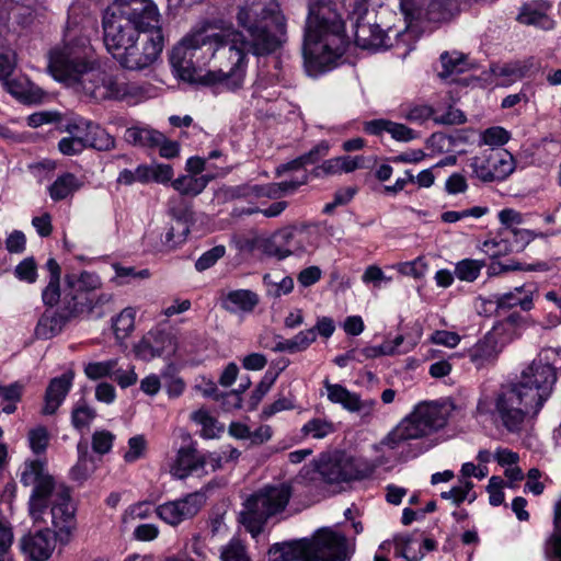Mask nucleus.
Instances as JSON below:
<instances>
[{
  "label": "nucleus",
  "instance_id": "nucleus-1",
  "mask_svg": "<svg viewBox=\"0 0 561 561\" xmlns=\"http://www.w3.org/2000/svg\"><path fill=\"white\" fill-rule=\"evenodd\" d=\"M237 19L248 30L250 42L234 30L193 31L172 49L170 64L176 76L188 82L218 84L229 91L242 88L248 53L263 56L275 51L285 41L286 22L274 0L241 8Z\"/></svg>",
  "mask_w": 561,
  "mask_h": 561
},
{
  "label": "nucleus",
  "instance_id": "nucleus-2",
  "mask_svg": "<svg viewBox=\"0 0 561 561\" xmlns=\"http://www.w3.org/2000/svg\"><path fill=\"white\" fill-rule=\"evenodd\" d=\"M20 481L24 486L33 488L28 501V512L35 522L42 520L46 510L50 506L51 524L55 531L44 529L21 539V549L31 560L46 561L50 558L56 541L67 545L76 528L70 489L64 483H56L42 460L25 461Z\"/></svg>",
  "mask_w": 561,
  "mask_h": 561
},
{
  "label": "nucleus",
  "instance_id": "nucleus-3",
  "mask_svg": "<svg viewBox=\"0 0 561 561\" xmlns=\"http://www.w3.org/2000/svg\"><path fill=\"white\" fill-rule=\"evenodd\" d=\"M85 37L67 26L64 44L49 53V69L54 78L90 100L123 101L137 95L138 87L122 75L102 70L90 57Z\"/></svg>",
  "mask_w": 561,
  "mask_h": 561
},
{
  "label": "nucleus",
  "instance_id": "nucleus-4",
  "mask_svg": "<svg viewBox=\"0 0 561 561\" xmlns=\"http://www.w3.org/2000/svg\"><path fill=\"white\" fill-rule=\"evenodd\" d=\"M348 38L335 0H308L302 55L307 71L316 76L335 64Z\"/></svg>",
  "mask_w": 561,
  "mask_h": 561
},
{
  "label": "nucleus",
  "instance_id": "nucleus-5",
  "mask_svg": "<svg viewBox=\"0 0 561 561\" xmlns=\"http://www.w3.org/2000/svg\"><path fill=\"white\" fill-rule=\"evenodd\" d=\"M160 22L161 14L152 0H116L103 16L106 49L114 57Z\"/></svg>",
  "mask_w": 561,
  "mask_h": 561
},
{
  "label": "nucleus",
  "instance_id": "nucleus-6",
  "mask_svg": "<svg viewBox=\"0 0 561 561\" xmlns=\"http://www.w3.org/2000/svg\"><path fill=\"white\" fill-rule=\"evenodd\" d=\"M270 561H346V537L330 529L319 530L312 539L274 545Z\"/></svg>",
  "mask_w": 561,
  "mask_h": 561
},
{
  "label": "nucleus",
  "instance_id": "nucleus-7",
  "mask_svg": "<svg viewBox=\"0 0 561 561\" xmlns=\"http://www.w3.org/2000/svg\"><path fill=\"white\" fill-rule=\"evenodd\" d=\"M293 495L291 485L279 483L265 485L245 502L241 522L253 537L261 534L268 518L283 513Z\"/></svg>",
  "mask_w": 561,
  "mask_h": 561
},
{
  "label": "nucleus",
  "instance_id": "nucleus-8",
  "mask_svg": "<svg viewBox=\"0 0 561 561\" xmlns=\"http://www.w3.org/2000/svg\"><path fill=\"white\" fill-rule=\"evenodd\" d=\"M447 423L444 405L437 403L419 404L383 439L382 444L391 449L410 439H417L442 428Z\"/></svg>",
  "mask_w": 561,
  "mask_h": 561
},
{
  "label": "nucleus",
  "instance_id": "nucleus-9",
  "mask_svg": "<svg viewBox=\"0 0 561 561\" xmlns=\"http://www.w3.org/2000/svg\"><path fill=\"white\" fill-rule=\"evenodd\" d=\"M531 392H526L515 383L503 387L495 397L494 414L510 433H519L528 419L535 417L541 405Z\"/></svg>",
  "mask_w": 561,
  "mask_h": 561
},
{
  "label": "nucleus",
  "instance_id": "nucleus-10",
  "mask_svg": "<svg viewBox=\"0 0 561 561\" xmlns=\"http://www.w3.org/2000/svg\"><path fill=\"white\" fill-rule=\"evenodd\" d=\"M46 268L49 272V282L42 291L44 305L53 307L59 304L61 310H66V314L75 319L93 311L92 296H88L66 282L62 289L60 288L61 268L55 259H48Z\"/></svg>",
  "mask_w": 561,
  "mask_h": 561
},
{
  "label": "nucleus",
  "instance_id": "nucleus-11",
  "mask_svg": "<svg viewBox=\"0 0 561 561\" xmlns=\"http://www.w3.org/2000/svg\"><path fill=\"white\" fill-rule=\"evenodd\" d=\"M319 240L320 234L314 226L285 227L266 238L262 247L266 254L283 260L313 251Z\"/></svg>",
  "mask_w": 561,
  "mask_h": 561
},
{
  "label": "nucleus",
  "instance_id": "nucleus-12",
  "mask_svg": "<svg viewBox=\"0 0 561 561\" xmlns=\"http://www.w3.org/2000/svg\"><path fill=\"white\" fill-rule=\"evenodd\" d=\"M164 47V35L161 22L145 31L135 43L129 44L114 58L129 70H141L151 66L161 55Z\"/></svg>",
  "mask_w": 561,
  "mask_h": 561
},
{
  "label": "nucleus",
  "instance_id": "nucleus-13",
  "mask_svg": "<svg viewBox=\"0 0 561 561\" xmlns=\"http://www.w3.org/2000/svg\"><path fill=\"white\" fill-rule=\"evenodd\" d=\"M350 16L354 22V38L358 47L377 50L391 46L388 34L373 21L375 14L369 12L367 0H355Z\"/></svg>",
  "mask_w": 561,
  "mask_h": 561
},
{
  "label": "nucleus",
  "instance_id": "nucleus-14",
  "mask_svg": "<svg viewBox=\"0 0 561 561\" xmlns=\"http://www.w3.org/2000/svg\"><path fill=\"white\" fill-rule=\"evenodd\" d=\"M473 175L483 182L502 181L513 173V156L506 150L489 149L471 159Z\"/></svg>",
  "mask_w": 561,
  "mask_h": 561
},
{
  "label": "nucleus",
  "instance_id": "nucleus-15",
  "mask_svg": "<svg viewBox=\"0 0 561 561\" xmlns=\"http://www.w3.org/2000/svg\"><path fill=\"white\" fill-rule=\"evenodd\" d=\"M557 381V373L549 367H542L539 364L531 363L522 374L519 382L515 383L526 392L536 396L537 405H543L551 393L552 387Z\"/></svg>",
  "mask_w": 561,
  "mask_h": 561
},
{
  "label": "nucleus",
  "instance_id": "nucleus-16",
  "mask_svg": "<svg viewBox=\"0 0 561 561\" xmlns=\"http://www.w3.org/2000/svg\"><path fill=\"white\" fill-rule=\"evenodd\" d=\"M205 496L199 492L185 495L182 499L163 503L157 507V515L167 524L176 526L194 517L204 505Z\"/></svg>",
  "mask_w": 561,
  "mask_h": 561
},
{
  "label": "nucleus",
  "instance_id": "nucleus-17",
  "mask_svg": "<svg viewBox=\"0 0 561 561\" xmlns=\"http://www.w3.org/2000/svg\"><path fill=\"white\" fill-rule=\"evenodd\" d=\"M175 351L174 337L159 329L150 330L134 347L136 356L145 362L157 357H170Z\"/></svg>",
  "mask_w": 561,
  "mask_h": 561
},
{
  "label": "nucleus",
  "instance_id": "nucleus-18",
  "mask_svg": "<svg viewBox=\"0 0 561 561\" xmlns=\"http://www.w3.org/2000/svg\"><path fill=\"white\" fill-rule=\"evenodd\" d=\"M327 390L328 400L334 404H340L351 413H362L369 415L375 409L376 401L374 399L362 400L360 396L350 391L340 383H332L329 379L323 380Z\"/></svg>",
  "mask_w": 561,
  "mask_h": 561
},
{
  "label": "nucleus",
  "instance_id": "nucleus-19",
  "mask_svg": "<svg viewBox=\"0 0 561 561\" xmlns=\"http://www.w3.org/2000/svg\"><path fill=\"white\" fill-rule=\"evenodd\" d=\"M206 463V455L201 454L195 444H190L178 450L170 472L174 478L185 479L193 473H204Z\"/></svg>",
  "mask_w": 561,
  "mask_h": 561
},
{
  "label": "nucleus",
  "instance_id": "nucleus-20",
  "mask_svg": "<svg viewBox=\"0 0 561 561\" xmlns=\"http://www.w3.org/2000/svg\"><path fill=\"white\" fill-rule=\"evenodd\" d=\"M503 347L490 332L480 339L468 351L467 355L477 369L493 365Z\"/></svg>",
  "mask_w": 561,
  "mask_h": 561
},
{
  "label": "nucleus",
  "instance_id": "nucleus-21",
  "mask_svg": "<svg viewBox=\"0 0 561 561\" xmlns=\"http://www.w3.org/2000/svg\"><path fill=\"white\" fill-rule=\"evenodd\" d=\"M73 373L68 371L59 377L53 378L45 391L44 407L42 413L51 415L56 413L58 408L65 401L67 394L72 387Z\"/></svg>",
  "mask_w": 561,
  "mask_h": 561
},
{
  "label": "nucleus",
  "instance_id": "nucleus-22",
  "mask_svg": "<svg viewBox=\"0 0 561 561\" xmlns=\"http://www.w3.org/2000/svg\"><path fill=\"white\" fill-rule=\"evenodd\" d=\"M420 18L412 19L404 16L409 25L414 21L426 20L431 23H445L449 22L459 12L458 0H431L426 9H422Z\"/></svg>",
  "mask_w": 561,
  "mask_h": 561
},
{
  "label": "nucleus",
  "instance_id": "nucleus-23",
  "mask_svg": "<svg viewBox=\"0 0 561 561\" xmlns=\"http://www.w3.org/2000/svg\"><path fill=\"white\" fill-rule=\"evenodd\" d=\"M260 298L250 289H236L228 291L221 300V306L230 313H250L259 305Z\"/></svg>",
  "mask_w": 561,
  "mask_h": 561
},
{
  "label": "nucleus",
  "instance_id": "nucleus-24",
  "mask_svg": "<svg viewBox=\"0 0 561 561\" xmlns=\"http://www.w3.org/2000/svg\"><path fill=\"white\" fill-rule=\"evenodd\" d=\"M75 319L66 314V310L59 307L57 311H45L38 320L35 333L41 339H50L61 332L64 327Z\"/></svg>",
  "mask_w": 561,
  "mask_h": 561
},
{
  "label": "nucleus",
  "instance_id": "nucleus-25",
  "mask_svg": "<svg viewBox=\"0 0 561 561\" xmlns=\"http://www.w3.org/2000/svg\"><path fill=\"white\" fill-rule=\"evenodd\" d=\"M124 139L134 147L156 148L163 140V134L149 126L135 125L125 130Z\"/></svg>",
  "mask_w": 561,
  "mask_h": 561
},
{
  "label": "nucleus",
  "instance_id": "nucleus-26",
  "mask_svg": "<svg viewBox=\"0 0 561 561\" xmlns=\"http://www.w3.org/2000/svg\"><path fill=\"white\" fill-rule=\"evenodd\" d=\"M496 311L508 310L519 306L522 310L529 311L534 307L533 293H526L524 286L515 287L513 290L494 296Z\"/></svg>",
  "mask_w": 561,
  "mask_h": 561
},
{
  "label": "nucleus",
  "instance_id": "nucleus-27",
  "mask_svg": "<svg viewBox=\"0 0 561 561\" xmlns=\"http://www.w3.org/2000/svg\"><path fill=\"white\" fill-rule=\"evenodd\" d=\"M85 127L83 140L85 148H93L99 151H110L116 147L115 138L100 125L93 122H81Z\"/></svg>",
  "mask_w": 561,
  "mask_h": 561
},
{
  "label": "nucleus",
  "instance_id": "nucleus-28",
  "mask_svg": "<svg viewBox=\"0 0 561 561\" xmlns=\"http://www.w3.org/2000/svg\"><path fill=\"white\" fill-rule=\"evenodd\" d=\"M210 180V175L194 176L185 174L173 180L171 185L176 192H179L180 196L193 198L206 188Z\"/></svg>",
  "mask_w": 561,
  "mask_h": 561
},
{
  "label": "nucleus",
  "instance_id": "nucleus-29",
  "mask_svg": "<svg viewBox=\"0 0 561 561\" xmlns=\"http://www.w3.org/2000/svg\"><path fill=\"white\" fill-rule=\"evenodd\" d=\"M81 185L82 183L75 174L66 172L59 175L48 187L49 196L54 202L66 199L72 196Z\"/></svg>",
  "mask_w": 561,
  "mask_h": 561
},
{
  "label": "nucleus",
  "instance_id": "nucleus-30",
  "mask_svg": "<svg viewBox=\"0 0 561 561\" xmlns=\"http://www.w3.org/2000/svg\"><path fill=\"white\" fill-rule=\"evenodd\" d=\"M377 467V463L363 457H344L346 481L366 479L375 472Z\"/></svg>",
  "mask_w": 561,
  "mask_h": 561
},
{
  "label": "nucleus",
  "instance_id": "nucleus-31",
  "mask_svg": "<svg viewBox=\"0 0 561 561\" xmlns=\"http://www.w3.org/2000/svg\"><path fill=\"white\" fill-rule=\"evenodd\" d=\"M168 214L170 217L181 226H188L194 221V211L192 203L187 202L185 197L176 196L169 199Z\"/></svg>",
  "mask_w": 561,
  "mask_h": 561
},
{
  "label": "nucleus",
  "instance_id": "nucleus-32",
  "mask_svg": "<svg viewBox=\"0 0 561 561\" xmlns=\"http://www.w3.org/2000/svg\"><path fill=\"white\" fill-rule=\"evenodd\" d=\"M65 282L73 285L78 290L83 291L88 296H93V291L102 286L99 275L88 271H83L79 275L68 274L65 276Z\"/></svg>",
  "mask_w": 561,
  "mask_h": 561
},
{
  "label": "nucleus",
  "instance_id": "nucleus-33",
  "mask_svg": "<svg viewBox=\"0 0 561 561\" xmlns=\"http://www.w3.org/2000/svg\"><path fill=\"white\" fill-rule=\"evenodd\" d=\"M546 2L526 3L522 7L517 20L526 25H543L547 21Z\"/></svg>",
  "mask_w": 561,
  "mask_h": 561
},
{
  "label": "nucleus",
  "instance_id": "nucleus-34",
  "mask_svg": "<svg viewBox=\"0 0 561 561\" xmlns=\"http://www.w3.org/2000/svg\"><path fill=\"white\" fill-rule=\"evenodd\" d=\"M96 417V411L85 400L78 401L71 411V424L77 431L89 428Z\"/></svg>",
  "mask_w": 561,
  "mask_h": 561
},
{
  "label": "nucleus",
  "instance_id": "nucleus-35",
  "mask_svg": "<svg viewBox=\"0 0 561 561\" xmlns=\"http://www.w3.org/2000/svg\"><path fill=\"white\" fill-rule=\"evenodd\" d=\"M433 115L434 108L428 104L409 103L400 107V116L415 124H423Z\"/></svg>",
  "mask_w": 561,
  "mask_h": 561
},
{
  "label": "nucleus",
  "instance_id": "nucleus-36",
  "mask_svg": "<svg viewBox=\"0 0 561 561\" xmlns=\"http://www.w3.org/2000/svg\"><path fill=\"white\" fill-rule=\"evenodd\" d=\"M473 486L474 484L470 480L460 479L458 485L453 486L449 491L442 492L440 497L450 501L457 506L466 500L471 503L476 500V493H471Z\"/></svg>",
  "mask_w": 561,
  "mask_h": 561
},
{
  "label": "nucleus",
  "instance_id": "nucleus-37",
  "mask_svg": "<svg viewBox=\"0 0 561 561\" xmlns=\"http://www.w3.org/2000/svg\"><path fill=\"white\" fill-rule=\"evenodd\" d=\"M188 233V226L171 222L164 228V233L161 234V243L167 250H173L185 242Z\"/></svg>",
  "mask_w": 561,
  "mask_h": 561
},
{
  "label": "nucleus",
  "instance_id": "nucleus-38",
  "mask_svg": "<svg viewBox=\"0 0 561 561\" xmlns=\"http://www.w3.org/2000/svg\"><path fill=\"white\" fill-rule=\"evenodd\" d=\"M191 417L195 423L202 426V436L204 438H215L224 431V426L219 425L217 420L204 409L193 412Z\"/></svg>",
  "mask_w": 561,
  "mask_h": 561
},
{
  "label": "nucleus",
  "instance_id": "nucleus-39",
  "mask_svg": "<svg viewBox=\"0 0 561 561\" xmlns=\"http://www.w3.org/2000/svg\"><path fill=\"white\" fill-rule=\"evenodd\" d=\"M135 309L128 307L113 320V330L118 341L125 340L135 328Z\"/></svg>",
  "mask_w": 561,
  "mask_h": 561
},
{
  "label": "nucleus",
  "instance_id": "nucleus-40",
  "mask_svg": "<svg viewBox=\"0 0 561 561\" xmlns=\"http://www.w3.org/2000/svg\"><path fill=\"white\" fill-rule=\"evenodd\" d=\"M443 71L439 76L447 78L454 73H460L466 70V57L459 51H445L440 55Z\"/></svg>",
  "mask_w": 561,
  "mask_h": 561
},
{
  "label": "nucleus",
  "instance_id": "nucleus-41",
  "mask_svg": "<svg viewBox=\"0 0 561 561\" xmlns=\"http://www.w3.org/2000/svg\"><path fill=\"white\" fill-rule=\"evenodd\" d=\"M484 265V261L463 259L456 264L455 276L463 282H474L479 277Z\"/></svg>",
  "mask_w": 561,
  "mask_h": 561
},
{
  "label": "nucleus",
  "instance_id": "nucleus-42",
  "mask_svg": "<svg viewBox=\"0 0 561 561\" xmlns=\"http://www.w3.org/2000/svg\"><path fill=\"white\" fill-rule=\"evenodd\" d=\"M322 479L328 483H340L346 481L344 474V458L340 460H328L318 467Z\"/></svg>",
  "mask_w": 561,
  "mask_h": 561
},
{
  "label": "nucleus",
  "instance_id": "nucleus-43",
  "mask_svg": "<svg viewBox=\"0 0 561 561\" xmlns=\"http://www.w3.org/2000/svg\"><path fill=\"white\" fill-rule=\"evenodd\" d=\"M334 431L335 425L333 422L319 417L311 419L301 428V433L305 436H311L316 439H322L334 433Z\"/></svg>",
  "mask_w": 561,
  "mask_h": 561
},
{
  "label": "nucleus",
  "instance_id": "nucleus-44",
  "mask_svg": "<svg viewBox=\"0 0 561 561\" xmlns=\"http://www.w3.org/2000/svg\"><path fill=\"white\" fill-rule=\"evenodd\" d=\"M111 370L110 378L113 379L122 389L134 386L138 380L135 366L128 364L126 367H123L119 364L118 358H116L115 368H112Z\"/></svg>",
  "mask_w": 561,
  "mask_h": 561
},
{
  "label": "nucleus",
  "instance_id": "nucleus-45",
  "mask_svg": "<svg viewBox=\"0 0 561 561\" xmlns=\"http://www.w3.org/2000/svg\"><path fill=\"white\" fill-rule=\"evenodd\" d=\"M221 561H251L245 547L239 538H232L220 552Z\"/></svg>",
  "mask_w": 561,
  "mask_h": 561
},
{
  "label": "nucleus",
  "instance_id": "nucleus-46",
  "mask_svg": "<svg viewBox=\"0 0 561 561\" xmlns=\"http://www.w3.org/2000/svg\"><path fill=\"white\" fill-rule=\"evenodd\" d=\"M116 358L103 362H90L84 366V374L91 380L110 378L111 369L115 368Z\"/></svg>",
  "mask_w": 561,
  "mask_h": 561
},
{
  "label": "nucleus",
  "instance_id": "nucleus-47",
  "mask_svg": "<svg viewBox=\"0 0 561 561\" xmlns=\"http://www.w3.org/2000/svg\"><path fill=\"white\" fill-rule=\"evenodd\" d=\"M14 276L24 283L34 284L37 280V264L33 256L22 260L13 271Z\"/></svg>",
  "mask_w": 561,
  "mask_h": 561
},
{
  "label": "nucleus",
  "instance_id": "nucleus-48",
  "mask_svg": "<svg viewBox=\"0 0 561 561\" xmlns=\"http://www.w3.org/2000/svg\"><path fill=\"white\" fill-rule=\"evenodd\" d=\"M341 173H350L357 169H369L376 162L374 157L364 156H341L339 157Z\"/></svg>",
  "mask_w": 561,
  "mask_h": 561
},
{
  "label": "nucleus",
  "instance_id": "nucleus-49",
  "mask_svg": "<svg viewBox=\"0 0 561 561\" xmlns=\"http://www.w3.org/2000/svg\"><path fill=\"white\" fill-rule=\"evenodd\" d=\"M510 140V133L500 126L485 129L481 134V142L491 147H500Z\"/></svg>",
  "mask_w": 561,
  "mask_h": 561
},
{
  "label": "nucleus",
  "instance_id": "nucleus-50",
  "mask_svg": "<svg viewBox=\"0 0 561 561\" xmlns=\"http://www.w3.org/2000/svg\"><path fill=\"white\" fill-rule=\"evenodd\" d=\"M278 373L267 370L251 396V405L255 408L276 381Z\"/></svg>",
  "mask_w": 561,
  "mask_h": 561
},
{
  "label": "nucleus",
  "instance_id": "nucleus-51",
  "mask_svg": "<svg viewBox=\"0 0 561 561\" xmlns=\"http://www.w3.org/2000/svg\"><path fill=\"white\" fill-rule=\"evenodd\" d=\"M486 213H488L486 207L474 206L472 208L465 209L461 211H456V210L444 211L442 214L440 218L444 222L454 224V222H457V221L468 218V217L480 218V217L484 216Z\"/></svg>",
  "mask_w": 561,
  "mask_h": 561
},
{
  "label": "nucleus",
  "instance_id": "nucleus-52",
  "mask_svg": "<svg viewBox=\"0 0 561 561\" xmlns=\"http://www.w3.org/2000/svg\"><path fill=\"white\" fill-rule=\"evenodd\" d=\"M115 435L106 430L95 431L92 435L93 451L100 455H105L111 451Z\"/></svg>",
  "mask_w": 561,
  "mask_h": 561
},
{
  "label": "nucleus",
  "instance_id": "nucleus-53",
  "mask_svg": "<svg viewBox=\"0 0 561 561\" xmlns=\"http://www.w3.org/2000/svg\"><path fill=\"white\" fill-rule=\"evenodd\" d=\"M534 363L541 365L542 367H549L554 373L561 367V350L547 347L540 351Z\"/></svg>",
  "mask_w": 561,
  "mask_h": 561
},
{
  "label": "nucleus",
  "instance_id": "nucleus-54",
  "mask_svg": "<svg viewBox=\"0 0 561 561\" xmlns=\"http://www.w3.org/2000/svg\"><path fill=\"white\" fill-rule=\"evenodd\" d=\"M427 267L428 265L422 256H419L410 262L398 264L399 273L405 276H412L414 278H422L425 275Z\"/></svg>",
  "mask_w": 561,
  "mask_h": 561
},
{
  "label": "nucleus",
  "instance_id": "nucleus-55",
  "mask_svg": "<svg viewBox=\"0 0 561 561\" xmlns=\"http://www.w3.org/2000/svg\"><path fill=\"white\" fill-rule=\"evenodd\" d=\"M30 447L35 454H42L46 450L49 442V434L46 427L38 426L28 432Z\"/></svg>",
  "mask_w": 561,
  "mask_h": 561
},
{
  "label": "nucleus",
  "instance_id": "nucleus-56",
  "mask_svg": "<svg viewBox=\"0 0 561 561\" xmlns=\"http://www.w3.org/2000/svg\"><path fill=\"white\" fill-rule=\"evenodd\" d=\"M147 443L142 435H136L128 439V450L124 454L126 462H135L142 458L146 451Z\"/></svg>",
  "mask_w": 561,
  "mask_h": 561
},
{
  "label": "nucleus",
  "instance_id": "nucleus-57",
  "mask_svg": "<svg viewBox=\"0 0 561 561\" xmlns=\"http://www.w3.org/2000/svg\"><path fill=\"white\" fill-rule=\"evenodd\" d=\"M226 253V248L224 245H216L210 250L203 253L198 260L195 262V267L197 271L203 272L221 259Z\"/></svg>",
  "mask_w": 561,
  "mask_h": 561
},
{
  "label": "nucleus",
  "instance_id": "nucleus-58",
  "mask_svg": "<svg viewBox=\"0 0 561 561\" xmlns=\"http://www.w3.org/2000/svg\"><path fill=\"white\" fill-rule=\"evenodd\" d=\"M62 115L57 111H42L31 114L27 117V125L37 128L45 124L60 123Z\"/></svg>",
  "mask_w": 561,
  "mask_h": 561
},
{
  "label": "nucleus",
  "instance_id": "nucleus-59",
  "mask_svg": "<svg viewBox=\"0 0 561 561\" xmlns=\"http://www.w3.org/2000/svg\"><path fill=\"white\" fill-rule=\"evenodd\" d=\"M58 149L65 156H76L85 149V142L80 136L64 137L58 142Z\"/></svg>",
  "mask_w": 561,
  "mask_h": 561
},
{
  "label": "nucleus",
  "instance_id": "nucleus-60",
  "mask_svg": "<svg viewBox=\"0 0 561 561\" xmlns=\"http://www.w3.org/2000/svg\"><path fill=\"white\" fill-rule=\"evenodd\" d=\"M413 539L410 535H397L393 538L394 543V556L397 558H404L407 561H420L423 558V553L420 556L410 557L409 547Z\"/></svg>",
  "mask_w": 561,
  "mask_h": 561
},
{
  "label": "nucleus",
  "instance_id": "nucleus-61",
  "mask_svg": "<svg viewBox=\"0 0 561 561\" xmlns=\"http://www.w3.org/2000/svg\"><path fill=\"white\" fill-rule=\"evenodd\" d=\"M490 333L502 344V347L520 335V333L512 325H504V321L500 320L495 323Z\"/></svg>",
  "mask_w": 561,
  "mask_h": 561
},
{
  "label": "nucleus",
  "instance_id": "nucleus-62",
  "mask_svg": "<svg viewBox=\"0 0 561 561\" xmlns=\"http://www.w3.org/2000/svg\"><path fill=\"white\" fill-rule=\"evenodd\" d=\"M295 409L294 398L293 397H280L276 399L273 403L267 404L263 408L261 412L262 419H270L276 413L282 411L293 410Z\"/></svg>",
  "mask_w": 561,
  "mask_h": 561
},
{
  "label": "nucleus",
  "instance_id": "nucleus-63",
  "mask_svg": "<svg viewBox=\"0 0 561 561\" xmlns=\"http://www.w3.org/2000/svg\"><path fill=\"white\" fill-rule=\"evenodd\" d=\"M545 554L548 561H561V531L556 528L546 541Z\"/></svg>",
  "mask_w": 561,
  "mask_h": 561
},
{
  "label": "nucleus",
  "instance_id": "nucleus-64",
  "mask_svg": "<svg viewBox=\"0 0 561 561\" xmlns=\"http://www.w3.org/2000/svg\"><path fill=\"white\" fill-rule=\"evenodd\" d=\"M16 66L15 53L10 48H0V80L7 79Z\"/></svg>",
  "mask_w": 561,
  "mask_h": 561
}]
</instances>
